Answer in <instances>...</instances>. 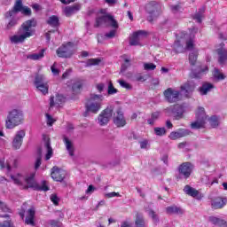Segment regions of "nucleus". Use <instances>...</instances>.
<instances>
[{"label": "nucleus", "mask_w": 227, "mask_h": 227, "mask_svg": "<svg viewBox=\"0 0 227 227\" xmlns=\"http://www.w3.org/2000/svg\"><path fill=\"white\" fill-rule=\"evenodd\" d=\"M24 123V112L20 109H12L8 112L5 120V129H15Z\"/></svg>", "instance_id": "obj_3"}, {"label": "nucleus", "mask_w": 227, "mask_h": 227, "mask_svg": "<svg viewBox=\"0 0 227 227\" xmlns=\"http://www.w3.org/2000/svg\"><path fill=\"white\" fill-rule=\"evenodd\" d=\"M209 124L213 129H215V127L219 126V119H217V116H212L208 119Z\"/></svg>", "instance_id": "obj_43"}, {"label": "nucleus", "mask_w": 227, "mask_h": 227, "mask_svg": "<svg viewBox=\"0 0 227 227\" xmlns=\"http://www.w3.org/2000/svg\"><path fill=\"white\" fill-rule=\"evenodd\" d=\"M165 111L166 113H172L175 120H182L184 118V107L180 105L167 107Z\"/></svg>", "instance_id": "obj_12"}, {"label": "nucleus", "mask_w": 227, "mask_h": 227, "mask_svg": "<svg viewBox=\"0 0 227 227\" xmlns=\"http://www.w3.org/2000/svg\"><path fill=\"white\" fill-rule=\"evenodd\" d=\"M100 59H90L87 60V67H93L95 65H99L100 63Z\"/></svg>", "instance_id": "obj_47"}, {"label": "nucleus", "mask_w": 227, "mask_h": 227, "mask_svg": "<svg viewBox=\"0 0 227 227\" xmlns=\"http://www.w3.org/2000/svg\"><path fill=\"white\" fill-rule=\"evenodd\" d=\"M47 78H45V75L43 74H36L35 77L34 84L35 86H39L41 84L47 83Z\"/></svg>", "instance_id": "obj_34"}, {"label": "nucleus", "mask_w": 227, "mask_h": 227, "mask_svg": "<svg viewBox=\"0 0 227 227\" xmlns=\"http://www.w3.org/2000/svg\"><path fill=\"white\" fill-rule=\"evenodd\" d=\"M214 88V84L210 82H204L202 86L199 89V91L200 95H207V93H210V91H212Z\"/></svg>", "instance_id": "obj_29"}, {"label": "nucleus", "mask_w": 227, "mask_h": 227, "mask_svg": "<svg viewBox=\"0 0 227 227\" xmlns=\"http://www.w3.org/2000/svg\"><path fill=\"white\" fill-rule=\"evenodd\" d=\"M149 215L153 219V223H154V224H159V215H157L155 211L150 210Z\"/></svg>", "instance_id": "obj_45"}, {"label": "nucleus", "mask_w": 227, "mask_h": 227, "mask_svg": "<svg viewBox=\"0 0 227 227\" xmlns=\"http://www.w3.org/2000/svg\"><path fill=\"white\" fill-rule=\"evenodd\" d=\"M22 8H24V6L22 5V0H16L12 10L5 12L4 14L5 19H10V17H13L14 15H17V13H19V12L22 10Z\"/></svg>", "instance_id": "obj_18"}, {"label": "nucleus", "mask_w": 227, "mask_h": 227, "mask_svg": "<svg viewBox=\"0 0 227 227\" xmlns=\"http://www.w3.org/2000/svg\"><path fill=\"white\" fill-rule=\"evenodd\" d=\"M4 168H7V171H12V166H10L9 163H4V160L0 159V168L4 169Z\"/></svg>", "instance_id": "obj_53"}, {"label": "nucleus", "mask_w": 227, "mask_h": 227, "mask_svg": "<svg viewBox=\"0 0 227 227\" xmlns=\"http://www.w3.org/2000/svg\"><path fill=\"white\" fill-rule=\"evenodd\" d=\"M125 63L121 66V72H126L127 68L130 67V60L129 59H124Z\"/></svg>", "instance_id": "obj_49"}, {"label": "nucleus", "mask_w": 227, "mask_h": 227, "mask_svg": "<svg viewBox=\"0 0 227 227\" xmlns=\"http://www.w3.org/2000/svg\"><path fill=\"white\" fill-rule=\"evenodd\" d=\"M81 10V4H74L73 6H67L65 8L64 12L66 13V17H70L74 15V13H77Z\"/></svg>", "instance_id": "obj_27"}, {"label": "nucleus", "mask_w": 227, "mask_h": 227, "mask_svg": "<svg viewBox=\"0 0 227 227\" xmlns=\"http://www.w3.org/2000/svg\"><path fill=\"white\" fill-rule=\"evenodd\" d=\"M65 97L63 95L57 94L56 97H51L50 98V109L51 107H54V106H61L64 104Z\"/></svg>", "instance_id": "obj_26"}, {"label": "nucleus", "mask_w": 227, "mask_h": 227, "mask_svg": "<svg viewBox=\"0 0 227 227\" xmlns=\"http://www.w3.org/2000/svg\"><path fill=\"white\" fill-rule=\"evenodd\" d=\"M227 203V199L223 197H216L211 202L212 208H215V210L219 208H223L225 207Z\"/></svg>", "instance_id": "obj_24"}, {"label": "nucleus", "mask_w": 227, "mask_h": 227, "mask_svg": "<svg viewBox=\"0 0 227 227\" xmlns=\"http://www.w3.org/2000/svg\"><path fill=\"white\" fill-rule=\"evenodd\" d=\"M15 26H17V20L12 19L6 25V29L10 30L12 27H15Z\"/></svg>", "instance_id": "obj_54"}, {"label": "nucleus", "mask_w": 227, "mask_h": 227, "mask_svg": "<svg viewBox=\"0 0 227 227\" xmlns=\"http://www.w3.org/2000/svg\"><path fill=\"white\" fill-rule=\"evenodd\" d=\"M32 27H36V20L32 19L25 21L20 29L21 35L11 36L10 40L12 43H22L26 38L33 36L35 35V29Z\"/></svg>", "instance_id": "obj_2"}, {"label": "nucleus", "mask_w": 227, "mask_h": 227, "mask_svg": "<svg viewBox=\"0 0 227 227\" xmlns=\"http://www.w3.org/2000/svg\"><path fill=\"white\" fill-rule=\"evenodd\" d=\"M44 148L46 149L45 160H49L52 157V146H51V138L47 136H43Z\"/></svg>", "instance_id": "obj_25"}, {"label": "nucleus", "mask_w": 227, "mask_h": 227, "mask_svg": "<svg viewBox=\"0 0 227 227\" xmlns=\"http://www.w3.org/2000/svg\"><path fill=\"white\" fill-rule=\"evenodd\" d=\"M108 95H114V93H118V90L114 88V85H113V82H109L108 83Z\"/></svg>", "instance_id": "obj_46"}, {"label": "nucleus", "mask_w": 227, "mask_h": 227, "mask_svg": "<svg viewBox=\"0 0 227 227\" xmlns=\"http://www.w3.org/2000/svg\"><path fill=\"white\" fill-rule=\"evenodd\" d=\"M170 10L172 13H178L182 10V6L180 4L170 5Z\"/></svg>", "instance_id": "obj_57"}, {"label": "nucleus", "mask_w": 227, "mask_h": 227, "mask_svg": "<svg viewBox=\"0 0 227 227\" xmlns=\"http://www.w3.org/2000/svg\"><path fill=\"white\" fill-rule=\"evenodd\" d=\"M159 116H160V113L159 112L153 113L151 114V118L147 120V123H149V125H154L155 121L159 120Z\"/></svg>", "instance_id": "obj_39"}, {"label": "nucleus", "mask_w": 227, "mask_h": 227, "mask_svg": "<svg viewBox=\"0 0 227 227\" xmlns=\"http://www.w3.org/2000/svg\"><path fill=\"white\" fill-rule=\"evenodd\" d=\"M179 175L184 176V178H189L191 173H192V164L191 162H184L178 168Z\"/></svg>", "instance_id": "obj_14"}, {"label": "nucleus", "mask_w": 227, "mask_h": 227, "mask_svg": "<svg viewBox=\"0 0 227 227\" xmlns=\"http://www.w3.org/2000/svg\"><path fill=\"white\" fill-rule=\"evenodd\" d=\"M166 212L168 215L176 214L177 215H182V214H184V209L176 206H170L166 207Z\"/></svg>", "instance_id": "obj_32"}, {"label": "nucleus", "mask_w": 227, "mask_h": 227, "mask_svg": "<svg viewBox=\"0 0 227 227\" xmlns=\"http://www.w3.org/2000/svg\"><path fill=\"white\" fill-rule=\"evenodd\" d=\"M56 54L59 58H72L74 54V43H67L59 47L56 51Z\"/></svg>", "instance_id": "obj_9"}, {"label": "nucleus", "mask_w": 227, "mask_h": 227, "mask_svg": "<svg viewBox=\"0 0 227 227\" xmlns=\"http://www.w3.org/2000/svg\"><path fill=\"white\" fill-rule=\"evenodd\" d=\"M146 223L145 222V216L143 214L137 213L135 220V227H145ZM121 227H132L128 222H124Z\"/></svg>", "instance_id": "obj_20"}, {"label": "nucleus", "mask_w": 227, "mask_h": 227, "mask_svg": "<svg viewBox=\"0 0 227 227\" xmlns=\"http://www.w3.org/2000/svg\"><path fill=\"white\" fill-rule=\"evenodd\" d=\"M163 95L167 102L169 104H175V102H178V100H180V91L172 88H168L164 90Z\"/></svg>", "instance_id": "obj_10"}, {"label": "nucleus", "mask_w": 227, "mask_h": 227, "mask_svg": "<svg viewBox=\"0 0 227 227\" xmlns=\"http://www.w3.org/2000/svg\"><path fill=\"white\" fill-rule=\"evenodd\" d=\"M48 224H50L51 227H61L63 226V223L58 220H50L48 222Z\"/></svg>", "instance_id": "obj_51"}, {"label": "nucleus", "mask_w": 227, "mask_h": 227, "mask_svg": "<svg viewBox=\"0 0 227 227\" xmlns=\"http://www.w3.org/2000/svg\"><path fill=\"white\" fill-rule=\"evenodd\" d=\"M221 47L216 50L218 54V63L219 65H226L227 61V50L224 48V43L220 44Z\"/></svg>", "instance_id": "obj_21"}, {"label": "nucleus", "mask_w": 227, "mask_h": 227, "mask_svg": "<svg viewBox=\"0 0 227 227\" xmlns=\"http://www.w3.org/2000/svg\"><path fill=\"white\" fill-rule=\"evenodd\" d=\"M36 90L43 93V95H47L49 93V82L43 83L41 85H35Z\"/></svg>", "instance_id": "obj_36"}, {"label": "nucleus", "mask_w": 227, "mask_h": 227, "mask_svg": "<svg viewBox=\"0 0 227 227\" xmlns=\"http://www.w3.org/2000/svg\"><path fill=\"white\" fill-rule=\"evenodd\" d=\"M101 12L102 14L98 15L96 18L94 27H100V26H111L114 29H118V21H116L112 15L104 13V10H102Z\"/></svg>", "instance_id": "obj_6"}, {"label": "nucleus", "mask_w": 227, "mask_h": 227, "mask_svg": "<svg viewBox=\"0 0 227 227\" xmlns=\"http://www.w3.org/2000/svg\"><path fill=\"white\" fill-rule=\"evenodd\" d=\"M24 137H26V131L24 129H21L16 132L12 139V148L14 150H20V146H22V142L24 141Z\"/></svg>", "instance_id": "obj_11"}, {"label": "nucleus", "mask_w": 227, "mask_h": 227, "mask_svg": "<svg viewBox=\"0 0 227 227\" xmlns=\"http://www.w3.org/2000/svg\"><path fill=\"white\" fill-rule=\"evenodd\" d=\"M51 200L54 205H58L59 203V199L58 198V195L56 194H51Z\"/></svg>", "instance_id": "obj_61"}, {"label": "nucleus", "mask_w": 227, "mask_h": 227, "mask_svg": "<svg viewBox=\"0 0 227 227\" xmlns=\"http://www.w3.org/2000/svg\"><path fill=\"white\" fill-rule=\"evenodd\" d=\"M203 13H205V7L199 9V12L194 15L195 20L201 24V20L203 19Z\"/></svg>", "instance_id": "obj_40"}, {"label": "nucleus", "mask_w": 227, "mask_h": 227, "mask_svg": "<svg viewBox=\"0 0 227 227\" xmlns=\"http://www.w3.org/2000/svg\"><path fill=\"white\" fill-rule=\"evenodd\" d=\"M46 120H47V125H49L50 127H52V125H54V121H56V120L52 118V115L49 114H46Z\"/></svg>", "instance_id": "obj_55"}, {"label": "nucleus", "mask_w": 227, "mask_h": 227, "mask_svg": "<svg viewBox=\"0 0 227 227\" xmlns=\"http://www.w3.org/2000/svg\"><path fill=\"white\" fill-rule=\"evenodd\" d=\"M72 88L74 93H79V90H81V88H82V85H81V83H74L73 84Z\"/></svg>", "instance_id": "obj_59"}, {"label": "nucleus", "mask_w": 227, "mask_h": 227, "mask_svg": "<svg viewBox=\"0 0 227 227\" xmlns=\"http://www.w3.org/2000/svg\"><path fill=\"white\" fill-rule=\"evenodd\" d=\"M120 86H121V88H125L126 90H132V85L129 84V82L123 81V80H119L118 81Z\"/></svg>", "instance_id": "obj_50"}, {"label": "nucleus", "mask_w": 227, "mask_h": 227, "mask_svg": "<svg viewBox=\"0 0 227 227\" xmlns=\"http://www.w3.org/2000/svg\"><path fill=\"white\" fill-rule=\"evenodd\" d=\"M191 134L189 129H180L177 131H172L169 135V138L173 139L174 141L176 139H180V137H185Z\"/></svg>", "instance_id": "obj_23"}, {"label": "nucleus", "mask_w": 227, "mask_h": 227, "mask_svg": "<svg viewBox=\"0 0 227 227\" xmlns=\"http://www.w3.org/2000/svg\"><path fill=\"white\" fill-rule=\"evenodd\" d=\"M145 70H153L154 68H157V66L153 63H145L144 64Z\"/></svg>", "instance_id": "obj_58"}, {"label": "nucleus", "mask_w": 227, "mask_h": 227, "mask_svg": "<svg viewBox=\"0 0 227 227\" xmlns=\"http://www.w3.org/2000/svg\"><path fill=\"white\" fill-rule=\"evenodd\" d=\"M207 121L205 108L199 107L196 113V121L191 124L192 129H203Z\"/></svg>", "instance_id": "obj_8"}, {"label": "nucleus", "mask_w": 227, "mask_h": 227, "mask_svg": "<svg viewBox=\"0 0 227 227\" xmlns=\"http://www.w3.org/2000/svg\"><path fill=\"white\" fill-rule=\"evenodd\" d=\"M0 227H15L13 222L10 219L0 223Z\"/></svg>", "instance_id": "obj_48"}, {"label": "nucleus", "mask_w": 227, "mask_h": 227, "mask_svg": "<svg viewBox=\"0 0 227 227\" xmlns=\"http://www.w3.org/2000/svg\"><path fill=\"white\" fill-rule=\"evenodd\" d=\"M213 75L216 81H224L226 79V75L221 72L218 68H215L213 71Z\"/></svg>", "instance_id": "obj_35"}, {"label": "nucleus", "mask_w": 227, "mask_h": 227, "mask_svg": "<svg viewBox=\"0 0 227 227\" xmlns=\"http://www.w3.org/2000/svg\"><path fill=\"white\" fill-rule=\"evenodd\" d=\"M35 212L34 208H30L27 210V215L25 219L26 224H29L30 226H35Z\"/></svg>", "instance_id": "obj_30"}, {"label": "nucleus", "mask_w": 227, "mask_h": 227, "mask_svg": "<svg viewBox=\"0 0 227 227\" xmlns=\"http://www.w3.org/2000/svg\"><path fill=\"white\" fill-rule=\"evenodd\" d=\"M192 47H194V42L190 39L186 42V49H188V51H191Z\"/></svg>", "instance_id": "obj_63"}, {"label": "nucleus", "mask_w": 227, "mask_h": 227, "mask_svg": "<svg viewBox=\"0 0 227 227\" xmlns=\"http://www.w3.org/2000/svg\"><path fill=\"white\" fill-rule=\"evenodd\" d=\"M207 72H208L207 67L199 65L197 68L192 72L191 77L192 79H201V75H203V74H207Z\"/></svg>", "instance_id": "obj_22"}, {"label": "nucleus", "mask_w": 227, "mask_h": 227, "mask_svg": "<svg viewBox=\"0 0 227 227\" xmlns=\"http://www.w3.org/2000/svg\"><path fill=\"white\" fill-rule=\"evenodd\" d=\"M174 50L177 54H180L185 51V48H184L183 45H181L180 41H176L174 43Z\"/></svg>", "instance_id": "obj_41"}, {"label": "nucleus", "mask_w": 227, "mask_h": 227, "mask_svg": "<svg viewBox=\"0 0 227 227\" xmlns=\"http://www.w3.org/2000/svg\"><path fill=\"white\" fill-rule=\"evenodd\" d=\"M106 38H114L116 36V29L111 30L109 33L105 35Z\"/></svg>", "instance_id": "obj_60"}, {"label": "nucleus", "mask_w": 227, "mask_h": 227, "mask_svg": "<svg viewBox=\"0 0 227 227\" xmlns=\"http://www.w3.org/2000/svg\"><path fill=\"white\" fill-rule=\"evenodd\" d=\"M102 102H104V96L98 94H90L86 98L85 108L86 113H92L97 114L102 109Z\"/></svg>", "instance_id": "obj_4"}, {"label": "nucleus", "mask_w": 227, "mask_h": 227, "mask_svg": "<svg viewBox=\"0 0 227 227\" xmlns=\"http://www.w3.org/2000/svg\"><path fill=\"white\" fill-rule=\"evenodd\" d=\"M114 111V106H109L105 110H103L98 116V123L100 127H104L111 121L113 118V112Z\"/></svg>", "instance_id": "obj_7"}, {"label": "nucleus", "mask_w": 227, "mask_h": 227, "mask_svg": "<svg viewBox=\"0 0 227 227\" xmlns=\"http://www.w3.org/2000/svg\"><path fill=\"white\" fill-rule=\"evenodd\" d=\"M184 192H185V194H188V196H192V198H195V200L203 199V193L200 192V191L191 187L190 185L184 186Z\"/></svg>", "instance_id": "obj_19"}, {"label": "nucleus", "mask_w": 227, "mask_h": 227, "mask_svg": "<svg viewBox=\"0 0 227 227\" xmlns=\"http://www.w3.org/2000/svg\"><path fill=\"white\" fill-rule=\"evenodd\" d=\"M146 31L145 30H138L133 33L132 36L129 38V45H139V42L145 38Z\"/></svg>", "instance_id": "obj_15"}, {"label": "nucleus", "mask_w": 227, "mask_h": 227, "mask_svg": "<svg viewBox=\"0 0 227 227\" xmlns=\"http://www.w3.org/2000/svg\"><path fill=\"white\" fill-rule=\"evenodd\" d=\"M64 143L66 145V148L70 155V157H74V144L72 143V141H70V139H68V137L64 136Z\"/></svg>", "instance_id": "obj_33"}, {"label": "nucleus", "mask_w": 227, "mask_h": 227, "mask_svg": "<svg viewBox=\"0 0 227 227\" xmlns=\"http://www.w3.org/2000/svg\"><path fill=\"white\" fill-rule=\"evenodd\" d=\"M46 24H48V26H51V27L58 29V27H59V18L56 15H52L48 18Z\"/></svg>", "instance_id": "obj_31"}, {"label": "nucleus", "mask_w": 227, "mask_h": 227, "mask_svg": "<svg viewBox=\"0 0 227 227\" xmlns=\"http://www.w3.org/2000/svg\"><path fill=\"white\" fill-rule=\"evenodd\" d=\"M12 182L16 185H19L20 189H34V191H44L47 192L49 191V185H47V181H43L41 184H38L36 181H35V173L30 174V176L25 177L20 174H17L14 176H11Z\"/></svg>", "instance_id": "obj_1"}, {"label": "nucleus", "mask_w": 227, "mask_h": 227, "mask_svg": "<svg viewBox=\"0 0 227 227\" xmlns=\"http://www.w3.org/2000/svg\"><path fill=\"white\" fill-rule=\"evenodd\" d=\"M51 178L55 180V182H63L65 180V176H67V172L58 167H53L51 168Z\"/></svg>", "instance_id": "obj_13"}, {"label": "nucleus", "mask_w": 227, "mask_h": 227, "mask_svg": "<svg viewBox=\"0 0 227 227\" xmlns=\"http://www.w3.org/2000/svg\"><path fill=\"white\" fill-rule=\"evenodd\" d=\"M104 88H106V84H104V83L96 84V89L98 90V91L99 93H102V91H104Z\"/></svg>", "instance_id": "obj_62"}, {"label": "nucleus", "mask_w": 227, "mask_h": 227, "mask_svg": "<svg viewBox=\"0 0 227 227\" xmlns=\"http://www.w3.org/2000/svg\"><path fill=\"white\" fill-rule=\"evenodd\" d=\"M45 52V50L43 49L39 53H33L27 56L28 59H33L34 61H36L38 59H42L43 58V54Z\"/></svg>", "instance_id": "obj_37"}, {"label": "nucleus", "mask_w": 227, "mask_h": 227, "mask_svg": "<svg viewBox=\"0 0 227 227\" xmlns=\"http://www.w3.org/2000/svg\"><path fill=\"white\" fill-rule=\"evenodd\" d=\"M20 12L24 15H31V9L29 7H23Z\"/></svg>", "instance_id": "obj_64"}, {"label": "nucleus", "mask_w": 227, "mask_h": 227, "mask_svg": "<svg viewBox=\"0 0 227 227\" xmlns=\"http://www.w3.org/2000/svg\"><path fill=\"white\" fill-rule=\"evenodd\" d=\"M196 61H198V51H193L189 55V62L194 67V65H196Z\"/></svg>", "instance_id": "obj_38"}, {"label": "nucleus", "mask_w": 227, "mask_h": 227, "mask_svg": "<svg viewBox=\"0 0 227 227\" xmlns=\"http://www.w3.org/2000/svg\"><path fill=\"white\" fill-rule=\"evenodd\" d=\"M114 123L116 125V127H125V125H127V121L123 116V112L121 111V108L117 109L116 115L114 118Z\"/></svg>", "instance_id": "obj_17"}, {"label": "nucleus", "mask_w": 227, "mask_h": 227, "mask_svg": "<svg viewBox=\"0 0 227 227\" xmlns=\"http://www.w3.org/2000/svg\"><path fill=\"white\" fill-rule=\"evenodd\" d=\"M145 11L149 13L147 17L148 22H153L157 20L160 13H162V5L157 1H151L145 5Z\"/></svg>", "instance_id": "obj_5"}, {"label": "nucleus", "mask_w": 227, "mask_h": 227, "mask_svg": "<svg viewBox=\"0 0 227 227\" xmlns=\"http://www.w3.org/2000/svg\"><path fill=\"white\" fill-rule=\"evenodd\" d=\"M0 210H2V212H12V209H10V207H8V206L0 200Z\"/></svg>", "instance_id": "obj_56"}, {"label": "nucleus", "mask_w": 227, "mask_h": 227, "mask_svg": "<svg viewBox=\"0 0 227 227\" xmlns=\"http://www.w3.org/2000/svg\"><path fill=\"white\" fill-rule=\"evenodd\" d=\"M37 153H38V156L35 160V169H38V168L42 166V148L38 149Z\"/></svg>", "instance_id": "obj_42"}, {"label": "nucleus", "mask_w": 227, "mask_h": 227, "mask_svg": "<svg viewBox=\"0 0 227 227\" xmlns=\"http://www.w3.org/2000/svg\"><path fill=\"white\" fill-rule=\"evenodd\" d=\"M58 64L55 62L53 63V65L51 67V74H53V75L58 76L59 75V69H58Z\"/></svg>", "instance_id": "obj_52"}, {"label": "nucleus", "mask_w": 227, "mask_h": 227, "mask_svg": "<svg viewBox=\"0 0 227 227\" xmlns=\"http://www.w3.org/2000/svg\"><path fill=\"white\" fill-rule=\"evenodd\" d=\"M194 90H196V84H194V82H187L181 86V91H184V94L186 98H191Z\"/></svg>", "instance_id": "obj_16"}, {"label": "nucleus", "mask_w": 227, "mask_h": 227, "mask_svg": "<svg viewBox=\"0 0 227 227\" xmlns=\"http://www.w3.org/2000/svg\"><path fill=\"white\" fill-rule=\"evenodd\" d=\"M208 221L209 223H211V224H214L215 226L227 227V222L225 220L217 218L215 216H209Z\"/></svg>", "instance_id": "obj_28"}, {"label": "nucleus", "mask_w": 227, "mask_h": 227, "mask_svg": "<svg viewBox=\"0 0 227 227\" xmlns=\"http://www.w3.org/2000/svg\"><path fill=\"white\" fill-rule=\"evenodd\" d=\"M166 128H159V127H156L154 128V134L156 136H160V137H162V136H166Z\"/></svg>", "instance_id": "obj_44"}]
</instances>
